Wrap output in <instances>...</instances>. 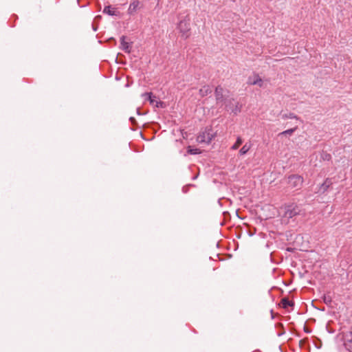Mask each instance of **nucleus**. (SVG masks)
I'll return each mask as SVG.
<instances>
[{"label": "nucleus", "instance_id": "22", "mask_svg": "<svg viewBox=\"0 0 352 352\" xmlns=\"http://www.w3.org/2000/svg\"><path fill=\"white\" fill-rule=\"evenodd\" d=\"M130 120H131V122H133V121H135V118L131 117V118H130Z\"/></svg>", "mask_w": 352, "mask_h": 352}, {"label": "nucleus", "instance_id": "17", "mask_svg": "<svg viewBox=\"0 0 352 352\" xmlns=\"http://www.w3.org/2000/svg\"><path fill=\"white\" fill-rule=\"evenodd\" d=\"M298 129V126H295V127H294V128H292V129H287V130H286V131H283V132L280 133L278 134V135H279V136H281V135H292V134L294 133V131H296V129Z\"/></svg>", "mask_w": 352, "mask_h": 352}, {"label": "nucleus", "instance_id": "1", "mask_svg": "<svg viewBox=\"0 0 352 352\" xmlns=\"http://www.w3.org/2000/svg\"><path fill=\"white\" fill-rule=\"evenodd\" d=\"M214 137V133L212 129L206 128L204 131L199 133L197 138V141L199 143L210 144Z\"/></svg>", "mask_w": 352, "mask_h": 352}, {"label": "nucleus", "instance_id": "8", "mask_svg": "<svg viewBox=\"0 0 352 352\" xmlns=\"http://www.w3.org/2000/svg\"><path fill=\"white\" fill-rule=\"evenodd\" d=\"M126 37L125 36H122V37L120 38V47L125 52L130 53L131 47L130 43L126 41Z\"/></svg>", "mask_w": 352, "mask_h": 352}, {"label": "nucleus", "instance_id": "6", "mask_svg": "<svg viewBox=\"0 0 352 352\" xmlns=\"http://www.w3.org/2000/svg\"><path fill=\"white\" fill-rule=\"evenodd\" d=\"M247 82L249 85H258L260 87H263V80L257 74L249 76Z\"/></svg>", "mask_w": 352, "mask_h": 352}, {"label": "nucleus", "instance_id": "2", "mask_svg": "<svg viewBox=\"0 0 352 352\" xmlns=\"http://www.w3.org/2000/svg\"><path fill=\"white\" fill-rule=\"evenodd\" d=\"M177 28L182 34V36L187 38L190 36V23L189 19H184L181 20L177 25Z\"/></svg>", "mask_w": 352, "mask_h": 352}, {"label": "nucleus", "instance_id": "19", "mask_svg": "<svg viewBox=\"0 0 352 352\" xmlns=\"http://www.w3.org/2000/svg\"><path fill=\"white\" fill-rule=\"evenodd\" d=\"M188 152L191 155H195L200 153L199 149L198 148H189Z\"/></svg>", "mask_w": 352, "mask_h": 352}, {"label": "nucleus", "instance_id": "14", "mask_svg": "<svg viewBox=\"0 0 352 352\" xmlns=\"http://www.w3.org/2000/svg\"><path fill=\"white\" fill-rule=\"evenodd\" d=\"M142 97L144 98L145 100H147L149 101L150 104H154L155 102V96H153L152 93H144L142 94Z\"/></svg>", "mask_w": 352, "mask_h": 352}, {"label": "nucleus", "instance_id": "20", "mask_svg": "<svg viewBox=\"0 0 352 352\" xmlns=\"http://www.w3.org/2000/svg\"><path fill=\"white\" fill-rule=\"evenodd\" d=\"M153 105H155L157 108L164 107V103L161 101H155V100Z\"/></svg>", "mask_w": 352, "mask_h": 352}, {"label": "nucleus", "instance_id": "11", "mask_svg": "<svg viewBox=\"0 0 352 352\" xmlns=\"http://www.w3.org/2000/svg\"><path fill=\"white\" fill-rule=\"evenodd\" d=\"M103 13L107 14L109 16H117L119 14V12L116 10V8L111 7V6H105L103 10Z\"/></svg>", "mask_w": 352, "mask_h": 352}, {"label": "nucleus", "instance_id": "4", "mask_svg": "<svg viewBox=\"0 0 352 352\" xmlns=\"http://www.w3.org/2000/svg\"><path fill=\"white\" fill-rule=\"evenodd\" d=\"M301 210L299 206L296 205H290L286 207L284 216L286 218L290 219L298 214H300Z\"/></svg>", "mask_w": 352, "mask_h": 352}, {"label": "nucleus", "instance_id": "13", "mask_svg": "<svg viewBox=\"0 0 352 352\" xmlns=\"http://www.w3.org/2000/svg\"><path fill=\"white\" fill-rule=\"evenodd\" d=\"M252 147V144L250 142H247L245 143L243 147L240 149L239 151V154L241 155H245L249 151L250 149Z\"/></svg>", "mask_w": 352, "mask_h": 352}, {"label": "nucleus", "instance_id": "10", "mask_svg": "<svg viewBox=\"0 0 352 352\" xmlns=\"http://www.w3.org/2000/svg\"><path fill=\"white\" fill-rule=\"evenodd\" d=\"M139 6H140V1L138 0H133L129 5V7L128 9V13L129 14H134L138 9Z\"/></svg>", "mask_w": 352, "mask_h": 352}, {"label": "nucleus", "instance_id": "12", "mask_svg": "<svg viewBox=\"0 0 352 352\" xmlns=\"http://www.w3.org/2000/svg\"><path fill=\"white\" fill-rule=\"evenodd\" d=\"M212 92V89L209 85H205L199 89V95L201 97L208 96Z\"/></svg>", "mask_w": 352, "mask_h": 352}, {"label": "nucleus", "instance_id": "16", "mask_svg": "<svg viewBox=\"0 0 352 352\" xmlns=\"http://www.w3.org/2000/svg\"><path fill=\"white\" fill-rule=\"evenodd\" d=\"M282 118L283 120H286V119H296L297 120H300V118L293 113H284L282 115Z\"/></svg>", "mask_w": 352, "mask_h": 352}, {"label": "nucleus", "instance_id": "15", "mask_svg": "<svg viewBox=\"0 0 352 352\" xmlns=\"http://www.w3.org/2000/svg\"><path fill=\"white\" fill-rule=\"evenodd\" d=\"M281 305L283 308L286 309L288 307L293 306L294 302L292 301H290L288 298H284L281 300Z\"/></svg>", "mask_w": 352, "mask_h": 352}, {"label": "nucleus", "instance_id": "7", "mask_svg": "<svg viewBox=\"0 0 352 352\" xmlns=\"http://www.w3.org/2000/svg\"><path fill=\"white\" fill-rule=\"evenodd\" d=\"M344 340L345 347L352 352V330L344 335Z\"/></svg>", "mask_w": 352, "mask_h": 352}, {"label": "nucleus", "instance_id": "3", "mask_svg": "<svg viewBox=\"0 0 352 352\" xmlns=\"http://www.w3.org/2000/svg\"><path fill=\"white\" fill-rule=\"evenodd\" d=\"M303 178L298 175H292L287 178V184L292 188L300 189L303 184Z\"/></svg>", "mask_w": 352, "mask_h": 352}, {"label": "nucleus", "instance_id": "21", "mask_svg": "<svg viewBox=\"0 0 352 352\" xmlns=\"http://www.w3.org/2000/svg\"><path fill=\"white\" fill-rule=\"evenodd\" d=\"M324 302H325L326 304H329V303H330V302H331V298H330L329 297H324Z\"/></svg>", "mask_w": 352, "mask_h": 352}, {"label": "nucleus", "instance_id": "18", "mask_svg": "<svg viewBox=\"0 0 352 352\" xmlns=\"http://www.w3.org/2000/svg\"><path fill=\"white\" fill-rule=\"evenodd\" d=\"M242 143H243L242 138L241 137H238L236 142L232 146L231 149L236 150Z\"/></svg>", "mask_w": 352, "mask_h": 352}, {"label": "nucleus", "instance_id": "5", "mask_svg": "<svg viewBox=\"0 0 352 352\" xmlns=\"http://www.w3.org/2000/svg\"><path fill=\"white\" fill-rule=\"evenodd\" d=\"M226 107L230 110L234 114H237L241 111V106L234 99L228 100L226 102Z\"/></svg>", "mask_w": 352, "mask_h": 352}, {"label": "nucleus", "instance_id": "9", "mask_svg": "<svg viewBox=\"0 0 352 352\" xmlns=\"http://www.w3.org/2000/svg\"><path fill=\"white\" fill-rule=\"evenodd\" d=\"M215 98L217 102L219 103L223 100V89L221 86H217L215 89Z\"/></svg>", "mask_w": 352, "mask_h": 352}]
</instances>
